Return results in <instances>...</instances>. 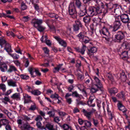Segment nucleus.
Listing matches in <instances>:
<instances>
[{"instance_id": "nucleus-1", "label": "nucleus", "mask_w": 130, "mask_h": 130, "mask_svg": "<svg viewBox=\"0 0 130 130\" xmlns=\"http://www.w3.org/2000/svg\"><path fill=\"white\" fill-rule=\"evenodd\" d=\"M100 8L99 7H91L88 10L86 13L83 11H81L80 13V16H83L86 15V16H93V15H100L99 14L101 13L100 10Z\"/></svg>"}, {"instance_id": "nucleus-2", "label": "nucleus", "mask_w": 130, "mask_h": 130, "mask_svg": "<svg viewBox=\"0 0 130 130\" xmlns=\"http://www.w3.org/2000/svg\"><path fill=\"white\" fill-rule=\"evenodd\" d=\"M129 44L127 42H125L123 43L121 45V47L120 50H122V52L120 56L123 59V58H126L128 57V52L130 50Z\"/></svg>"}, {"instance_id": "nucleus-3", "label": "nucleus", "mask_w": 130, "mask_h": 130, "mask_svg": "<svg viewBox=\"0 0 130 130\" xmlns=\"http://www.w3.org/2000/svg\"><path fill=\"white\" fill-rule=\"evenodd\" d=\"M86 32H81L77 36L79 41L82 43L86 44L90 41V40L88 37L86 36Z\"/></svg>"}, {"instance_id": "nucleus-4", "label": "nucleus", "mask_w": 130, "mask_h": 130, "mask_svg": "<svg viewBox=\"0 0 130 130\" xmlns=\"http://www.w3.org/2000/svg\"><path fill=\"white\" fill-rule=\"evenodd\" d=\"M100 32L101 34L106 36L107 37H105V39L108 41L110 42L111 39V38L110 34V33L108 29L104 27L102 29L100 30Z\"/></svg>"}, {"instance_id": "nucleus-5", "label": "nucleus", "mask_w": 130, "mask_h": 130, "mask_svg": "<svg viewBox=\"0 0 130 130\" xmlns=\"http://www.w3.org/2000/svg\"><path fill=\"white\" fill-rule=\"evenodd\" d=\"M28 70L31 76L33 77H35L36 75L40 76L41 75L37 68L29 67Z\"/></svg>"}, {"instance_id": "nucleus-6", "label": "nucleus", "mask_w": 130, "mask_h": 130, "mask_svg": "<svg viewBox=\"0 0 130 130\" xmlns=\"http://www.w3.org/2000/svg\"><path fill=\"white\" fill-rule=\"evenodd\" d=\"M96 111V110L93 108L89 112H88L87 110L84 109H83L82 111L84 116L89 120L91 118L92 114Z\"/></svg>"}, {"instance_id": "nucleus-7", "label": "nucleus", "mask_w": 130, "mask_h": 130, "mask_svg": "<svg viewBox=\"0 0 130 130\" xmlns=\"http://www.w3.org/2000/svg\"><path fill=\"white\" fill-rule=\"evenodd\" d=\"M43 22V20L42 19H34L32 20L31 22L34 27L36 28Z\"/></svg>"}, {"instance_id": "nucleus-8", "label": "nucleus", "mask_w": 130, "mask_h": 130, "mask_svg": "<svg viewBox=\"0 0 130 130\" xmlns=\"http://www.w3.org/2000/svg\"><path fill=\"white\" fill-rule=\"evenodd\" d=\"M43 128L45 130H57L54 128V126L49 122H44Z\"/></svg>"}, {"instance_id": "nucleus-9", "label": "nucleus", "mask_w": 130, "mask_h": 130, "mask_svg": "<svg viewBox=\"0 0 130 130\" xmlns=\"http://www.w3.org/2000/svg\"><path fill=\"white\" fill-rule=\"evenodd\" d=\"M115 21L114 23V26L113 31H115L119 28L121 24L120 21V17H115Z\"/></svg>"}, {"instance_id": "nucleus-10", "label": "nucleus", "mask_w": 130, "mask_h": 130, "mask_svg": "<svg viewBox=\"0 0 130 130\" xmlns=\"http://www.w3.org/2000/svg\"><path fill=\"white\" fill-rule=\"evenodd\" d=\"M126 34V31H119L115 36L116 38L119 41L121 40L124 38L125 35Z\"/></svg>"}, {"instance_id": "nucleus-11", "label": "nucleus", "mask_w": 130, "mask_h": 130, "mask_svg": "<svg viewBox=\"0 0 130 130\" xmlns=\"http://www.w3.org/2000/svg\"><path fill=\"white\" fill-rule=\"evenodd\" d=\"M93 78L95 81V85L98 88H100L102 91H103L104 90L103 88V86L100 80L95 76L93 77Z\"/></svg>"}, {"instance_id": "nucleus-12", "label": "nucleus", "mask_w": 130, "mask_h": 130, "mask_svg": "<svg viewBox=\"0 0 130 130\" xmlns=\"http://www.w3.org/2000/svg\"><path fill=\"white\" fill-rule=\"evenodd\" d=\"M54 38L60 44L64 47H66L67 46L66 42L63 40L59 36H55L54 37Z\"/></svg>"}, {"instance_id": "nucleus-13", "label": "nucleus", "mask_w": 130, "mask_h": 130, "mask_svg": "<svg viewBox=\"0 0 130 130\" xmlns=\"http://www.w3.org/2000/svg\"><path fill=\"white\" fill-rule=\"evenodd\" d=\"M21 129L23 130H34V128L31 126L28 123L23 124L21 126Z\"/></svg>"}, {"instance_id": "nucleus-14", "label": "nucleus", "mask_w": 130, "mask_h": 130, "mask_svg": "<svg viewBox=\"0 0 130 130\" xmlns=\"http://www.w3.org/2000/svg\"><path fill=\"white\" fill-rule=\"evenodd\" d=\"M8 66L4 62H1L0 63V69L3 72L7 71Z\"/></svg>"}, {"instance_id": "nucleus-15", "label": "nucleus", "mask_w": 130, "mask_h": 130, "mask_svg": "<svg viewBox=\"0 0 130 130\" xmlns=\"http://www.w3.org/2000/svg\"><path fill=\"white\" fill-rule=\"evenodd\" d=\"M76 24L73 25V29L75 31H78L79 29V27H82V25L80 22L79 21L77 20L75 21Z\"/></svg>"}, {"instance_id": "nucleus-16", "label": "nucleus", "mask_w": 130, "mask_h": 130, "mask_svg": "<svg viewBox=\"0 0 130 130\" xmlns=\"http://www.w3.org/2000/svg\"><path fill=\"white\" fill-rule=\"evenodd\" d=\"M75 10L73 3H71L69 7V12L70 15H73L74 14Z\"/></svg>"}, {"instance_id": "nucleus-17", "label": "nucleus", "mask_w": 130, "mask_h": 130, "mask_svg": "<svg viewBox=\"0 0 130 130\" xmlns=\"http://www.w3.org/2000/svg\"><path fill=\"white\" fill-rule=\"evenodd\" d=\"M2 111L3 113L6 115L9 118L12 119L14 118L12 113L9 112L7 110L5 109Z\"/></svg>"}, {"instance_id": "nucleus-18", "label": "nucleus", "mask_w": 130, "mask_h": 130, "mask_svg": "<svg viewBox=\"0 0 130 130\" xmlns=\"http://www.w3.org/2000/svg\"><path fill=\"white\" fill-rule=\"evenodd\" d=\"M24 102L25 103H27L31 102V97L26 94H23Z\"/></svg>"}, {"instance_id": "nucleus-19", "label": "nucleus", "mask_w": 130, "mask_h": 130, "mask_svg": "<svg viewBox=\"0 0 130 130\" xmlns=\"http://www.w3.org/2000/svg\"><path fill=\"white\" fill-rule=\"evenodd\" d=\"M46 23L47 24L48 26L52 31H55V27L53 25H51V22L49 20H47L45 21Z\"/></svg>"}, {"instance_id": "nucleus-20", "label": "nucleus", "mask_w": 130, "mask_h": 130, "mask_svg": "<svg viewBox=\"0 0 130 130\" xmlns=\"http://www.w3.org/2000/svg\"><path fill=\"white\" fill-rule=\"evenodd\" d=\"M3 47H4V49L8 53L11 52L12 51L11 48V45L8 43H7Z\"/></svg>"}, {"instance_id": "nucleus-21", "label": "nucleus", "mask_w": 130, "mask_h": 130, "mask_svg": "<svg viewBox=\"0 0 130 130\" xmlns=\"http://www.w3.org/2000/svg\"><path fill=\"white\" fill-rule=\"evenodd\" d=\"M86 46L83 45L81 48H78L77 49V52H80L83 55L86 49Z\"/></svg>"}, {"instance_id": "nucleus-22", "label": "nucleus", "mask_w": 130, "mask_h": 130, "mask_svg": "<svg viewBox=\"0 0 130 130\" xmlns=\"http://www.w3.org/2000/svg\"><path fill=\"white\" fill-rule=\"evenodd\" d=\"M7 83L9 86L13 87H16V82L12 80H9L7 81Z\"/></svg>"}, {"instance_id": "nucleus-23", "label": "nucleus", "mask_w": 130, "mask_h": 130, "mask_svg": "<svg viewBox=\"0 0 130 130\" xmlns=\"http://www.w3.org/2000/svg\"><path fill=\"white\" fill-rule=\"evenodd\" d=\"M125 92L122 91L120 93L118 94L117 96L119 98L124 100L125 99Z\"/></svg>"}, {"instance_id": "nucleus-24", "label": "nucleus", "mask_w": 130, "mask_h": 130, "mask_svg": "<svg viewBox=\"0 0 130 130\" xmlns=\"http://www.w3.org/2000/svg\"><path fill=\"white\" fill-rule=\"evenodd\" d=\"M124 23H128L129 20L128 17H120V19Z\"/></svg>"}, {"instance_id": "nucleus-25", "label": "nucleus", "mask_w": 130, "mask_h": 130, "mask_svg": "<svg viewBox=\"0 0 130 130\" xmlns=\"http://www.w3.org/2000/svg\"><path fill=\"white\" fill-rule=\"evenodd\" d=\"M17 70L16 68L12 65H10L9 66V68L7 70V72L9 73H11L13 71H15Z\"/></svg>"}, {"instance_id": "nucleus-26", "label": "nucleus", "mask_w": 130, "mask_h": 130, "mask_svg": "<svg viewBox=\"0 0 130 130\" xmlns=\"http://www.w3.org/2000/svg\"><path fill=\"white\" fill-rule=\"evenodd\" d=\"M98 3H99L98 5L99 6L101 7L103 9L104 8L105 5V6L106 7V8H107L108 7V4L105 3H104L101 1H100Z\"/></svg>"}, {"instance_id": "nucleus-27", "label": "nucleus", "mask_w": 130, "mask_h": 130, "mask_svg": "<svg viewBox=\"0 0 130 130\" xmlns=\"http://www.w3.org/2000/svg\"><path fill=\"white\" fill-rule=\"evenodd\" d=\"M118 107L119 109L122 111L123 112H125L127 110L121 104L119 103L118 105Z\"/></svg>"}, {"instance_id": "nucleus-28", "label": "nucleus", "mask_w": 130, "mask_h": 130, "mask_svg": "<svg viewBox=\"0 0 130 130\" xmlns=\"http://www.w3.org/2000/svg\"><path fill=\"white\" fill-rule=\"evenodd\" d=\"M108 90L109 92L111 94H115L117 93L118 91V89L115 88H113L108 89Z\"/></svg>"}, {"instance_id": "nucleus-29", "label": "nucleus", "mask_w": 130, "mask_h": 130, "mask_svg": "<svg viewBox=\"0 0 130 130\" xmlns=\"http://www.w3.org/2000/svg\"><path fill=\"white\" fill-rule=\"evenodd\" d=\"M1 124L2 125H5L8 124L9 123V121L8 120L6 119H1L0 120Z\"/></svg>"}, {"instance_id": "nucleus-30", "label": "nucleus", "mask_w": 130, "mask_h": 130, "mask_svg": "<svg viewBox=\"0 0 130 130\" xmlns=\"http://www.w3.org/2000/svg\"><path fill=\"white\" fill-rule=\"evenodd\" d=\"M36 28L38 31L41 32L43 31L45 29V27L40 24L37 26Z\"/></svg>"}, {"instance_id": "nucleus-31", "label": "nucleus", "mask_w": 130, "mask_h": 130, "mask_svg": "<svg viewBox=\"0 0 130 130\" xmlns=\"http://www.w3.org/2000/svg\"><path fill=\"white\" fill-rule=\"evenodd\" d=\"M120 78L121 80L123 82L125 81L126 79V76L125 73L123 72H122L120 74Z\"/></svg>"}, {"instance_id": "nucleus-32", "label": "nucleus", "mask_w": 130, "mask_h": 130, "mask_svg": "<svg viewBox=\"0 0 130 130\" xmlns=\"http://www.w3.org/2000/svg\"><path fill=\"white\" fill-rule=\"evenodd\" d=\"M80 97L76 99V104L77 105H85V103L83 102L82 101H80Z\"/></svg>"}, {"instance_id": "nucleus-33", "label": "nucleus", "mask_w": 130, "mask_h": 130, "mask_svg": "<svg viewBox=\"0 0 130 130\" xmlns=\"http://www.w3.org/2000/svg\"><path fill=\"white\" fill-rule=\"evenodd\" d=\"M11 98L13 99H16L20 98V94L19 93H16L11 96Z\"/></svg>"}, {"instance_id": "nucleus-34", "label": "nucleus", "mask_w": 130, "mask_h": 130, "mask_svg": "<svg viewBox=\"0 0 130 130\" xmlns=\"http://www.w3.org/2000/svg\"><path fill=\"white\" fill-rule=\"evenodd\" d=\"M6 41L3 39H0V45L1 46V47L3 48L7 44L6 43Z\"/></svg>"}, {"instance_id": "nucleus-35", "label": "nucleus", "mask_w": 130, "mask_h": 130, "mask_svg": "<svg viewBox=\"0 0 130 130\" xmlns=\"http://www.w3.org/2000/svg\"><path fill=\"white\" fill-rule=\"evenodd\" d=\"M97 51V48L95 47H91L89 50H88L89 53H94L96 52Z\"/></svg>"}, {"instance_id": "nucleus-36", "label": "nucleus", "mask_w": 130, "mask_h": 130, "mask_svg": "<svg viewBox=\"0 0 130 130\" xmlns=\"http://www.w3.org/2000/svg\"><path fill=\"white\" fill-rule=\"evenodd\" d=\"M62 127L64 130H72L71 127L67 124H64Z\"/></svg>"}, {"instance_id": "nucleus-37", "label": "nucleus", "mask_w": 130, "mask_h": 130, "mask_svg": "<svg viewBox=\"0 0 130 130\" xmlns=\"http://www.w3.org/2000/svg\"><path fill=\"white\" fill-rule=\"evenodd\" d=\"M62 64H60L58 65L57 67H55L53 69V72L55 73L57 72L61 68V67L62 66Z\"/></svg>"}, {"instance_id": "nucleus-38", "label": "nucleus", "mask_w": 130, "mask_h": 130, "mask_svg": "<svg viewBox=\"0 0 130 130\" xmlns=\"http://www.w3.org/2000/svg\"><path fill=\"white\" fill-rule=\"evenodd\" d=\"M84 124L85 126L88 127H90L91 126V123L90 121L87 120H84Z\"/></svg>"}, {"instance_id": "nucleus-39", "label": "nucleus", "mask_w": 130, "mask_h": 130, "mask_svg": "<svg viewBox=\"0 0 130 130\" xmlns=\"http://www.w3.org/2000/svg\"><path fill=\"white\" fill-rule=\"evenodd\" d=\"M9 54L14 59H18L19 57V55L16 54V53H13L12 54L9 53Z\"/></svg>"}, {"instance_id": "nucleus-40", "label": "nucleus", "mask_w": 130, "mask_h": 130, "mask_svg": "<svg viewBox=\"0 0 130 130\" xmlns=\"http://www.w3.org/2000/svg\"><path fill=\"white\" fill-rule=\"evenodd\" d=\"M91 18L90 17H84L83 20L84 22L86 24L89 23L90 21Z\"/></svg>"}, {"instance_id": "nucleus-41", "label": "nucleus", "mask_w": 130, "mask_h": 130, "mask_svg": "<svg viewBox=\"0 0 130 130\" xmlns=\"http://www.w3.org/2000/svg\"><path fill=\"white\" fill-rule=\"evenodd\" d=\"M31 93L34 95H40L41 93V92L38 90H33Z\"/></svg>"}, {"instance_id": "nucleus-42", "label": "nucleus", "mask_w": 130, "mask_h": 130, "mask_svg": "<svg viewBox=\"0 0 130 130\" xmlns=\"http://www.w3.org/2000/svg\"><path fill=\"white\" fill-rule=\"evenodd\" d=\"M47 114L49 115L50 117L54 118L55 116V113L54 111H50L47 113Z\"/></svg>"}, {"instance_id": "nucleus-43", "label": "nucleus", "mask_w": 130, "mask_h": 130, "mask_svg": "<svg viewBox=\"0 0 130 130\" xmlns=\"http://www.w3.org/2000/svg\"><path fill=\"white\" fill-rule=\"evenodd\" d=\"M107 111L108 115L109 116V119L110 120H112L113 118H114V115L108 109L107 110Z\"/></svg>"}, {"instance_id": "nucleus-44", "label": "nucleus", "mask_w": 130, "mask_h": 130, "mask_svg": "<svg viewBox=\"0 0 130 130\" xmlns=\"http://www.w3.org/2000/svg\"><path fill=\"white\" fill-rule=\"evenodd\" d=\"M93 100V99H91L90 98V99L89 100L88 102V104L89 106L94 107L95 106V104H91V103H92Z\"/></svg>"}, {"instance_id": "nucleus-45", "label": "nucleus", "mask_w": 130, "mask_h": 130, "mask_svg": "<svg viewBox=\"0 0 130 130\" xmlns=\"http://www.w3.org/2000/svg\"><path fill=\"white\" fill-rule=\"evenodd\" d=\"M72 95L73 97L78 98L80 97L79 95L77 93L76 91H75L73 92L72 94Z\"/></svg>"}, {"instance_id": "nucleus-46", "label": "nucleus", "mask_w": 130, "mask_h": 130, "mask_svg": "<svg viewBox=\"0 0 130 130\" xmlns=\"http://www.w3.org/2000/svg\"><path fill=\"white\" fill-rule=\"evenodd\" d=\"M21 78L24 79L26 80L29 78V77L28 75L22 74L20 75Z\"/></svg>"}, {"instance_id": "nucleus-47", "label": "nucleus", "mask_w": 130, "mask_h": 130, "mask_svg": "<svg viewBox=\"0 0 130 130\" xmlns=\"http://www.w3.org/2000/svg\"><path fill=\"white\" fill-rule=\"evenodd\" d=\"M76 5L79 8L81 6V4L79 0H76Z\"/></svg>"}, {"instance_id": "nucleus-48", "label": "nucleus", "mask_w": 130, "mask_h": 130, "mask_svg": "<svg viewBox=\"0 0 130 130\" xmlns=\"http://www.w3.org/2000/svg\"><path fill=\"white\" fill-rule=\"evenodd\" d=\"M26 90L28 92H31V93H32V91L33 89L31 87H30L29 86H26Z\"/></svg>"}, {"instance_id": "nucleus-49", "label": "nucleus", "mask_w": 130, "mask_h": 130, "mask_svg": "<svg viewBox=\"0 0 130 130\" xmlns=\"http://www.w3.org/2000/svg\"><path fill=\"white\" fill-rule=\"evenodd\" d=\"M0 88L3 90V92L5 91L6 90V86L4 84H0Z\"/></svg>"}, {"instance_id": "nucleus-50", "label": "nucleus", "mask_w": 130, "mask_h": 130, "mask_svg": "<svg viewBox=\"0 0 130 130\" xmlns=\"http://www.w3.org/2000/svg\"><path fill=\"white\" fill-rule=\"evenodd\" d=\"M21 7L22 10H25L27 8V6L26 5L25 3L23 2H22L21 3Z\"/></svg>"}, {"instance_id": "nucleus-51", "label": "nucleus", "mask_w": 130, "mask_h": 130, "mask_svg": "<svg viewBox=\"0 0 130 130\" xmlns=\"http://www.w3.org/2000/svg\"><path fill=\"white\" fill-rule=\"evenodd\" d=\"M42 118L40 115H39L35 119V120L39 122L41 121H42Z\"/></svg>"}, {"instance_id": "nucleus-52", "label": "nucleus", "mask_w": 130, "mask_h": 130, "mask_svg": "<svg viewBox=\"0 0 130 130\" xmlns=\"http://www.w3.org/2000/svg\"><path fill=\"white\" fill-rule=\"evenodd\" d=\"M58 113L60 116L61 117L64 116L66 115V113L64 112L59 111H58Z\"/></svg>"}, {"instance_id": "nucleus-53", "label": "nucleus", "mask_w": 130, "mask_h": 130, "mask_svg": "<svg viewBox=\"0 0 130 130\" xmlns=\"http://www.w3.org/2000/svg\"><path fill=\"white\" fill-rule=\"evenodd\" d=\"M66 102L69 104H71L72 100L71 98L66 99Z\"/></svg>"}, {"instance_id": "nucleus-54", "label": "nucleus", "mask_w": 130, "mask_h": 130, "mask_svg": "<svg viewBox=\"0 0 130 130\" xmlns=\"http://www.w3.org/2000/svg\"><path fill=\"white\" fill-rule=\"evenodd\" d=\"M78 88L80 91H82L84 89V86L83 85L79 84L77 86Z\"/></svg>"}, {"instance_id": "nucleus-55", "label": "nucleus", "mask_w": 130, "mask_h": 130, "mask_svg": "<svg viewBox=\"0 0 130 130\" xmlns=\"http://www.w3.org/2000/svg\"><path fill=\"white\" fill-rule=\"evenodd\" d=\"M92 119L93 121V123L94 125L96 126H97L99 123L98 120L95 119L94 118H93Z\"/></svg>"}, {"instance_id": "nucleus-56", "label": "nucleus", "mask_w": 130, "mask_h": 130, "mask_svg": "<svg viewBox=\"0 0 130 130\" xmlns=\"http://www.w3.org/2000/svg\"><path fill=\"white\" fill-rule=\"evenodd\" d=\"M51 97L52 99L57 98L58 99V95L56 94H55L51 95Z\"/></svg>"}, {"instance_id": "nucleus-57", "label": "nucleus", "mask_w": 130, "mask_h": 130, "mask_svg": "<svg viewBox=\"0 0 130 130\" xmlns=\"http://www.w3.org/2000/svg\"><path fill=\"white\" fill-rule=\"evenodd\" d=\"M13 62L17 66H19L20 65V63L18 60H13Z\"/></svg>"}, {"instance_id": "nucleus-58", "label": "nucleus", "mask_w": 130, "mask_h": 130, "mask_svg": "<svg viewBox=\"0 0 130 130\" xmlns=\"http://www.w3.org/2000/svg\"><path fill=\"white\" fill-rule=\"evenodd\" d=\"M23 117L24 119L26 121H28L31 120L30 118L25 115H24Z\"/></svg>"}, {"instance_id": "nucleus-59", "label": "nucleus", "mask_w": 130, "mask_h": 130, "mask_svg": "<svg viewBox=\"0 0 130 130\" xmlns=\"http://www.w3.org/2000/svg\"><path fill=\"white\" fill-rule=\"evenodd\" d=\"M78 121L80 125H82L84 123V121L81 119H79Z\"/></svg>"}, {"instance_id": "nucleus-60", "label": "nucleus", "mask_w": 130, "mask_h": 130, "mask_svg": "<svg viewBox=\"0 0 130 130\" xmlns=\"http://www.w3.org/2000/svg\"><path fill=\"white\" fill-rule=\"evenodd\" d=\"M78 78L79 79L82 80L84 78V76L82 74H79L78 75Z\"/></svg>"}, {"instance_id": "nucleus-61", "label": "nucleus", "mask_w": 130, "mask_h": 130, "mask_svg": "<svg viewBox=\"0 0 130 130\" xmlns=\"http://www.w3.org/2000/svg\"><path fill=\"white\" fill-rule=\"evenodd\" d=\"M73 111L74 113H76L79 112V110L77 107H75L74 108V109L73 110Z\"/></svg>"}, {"instance_id": "nucleus-62", "label": "nucleus", "mask_w": 130, "mask_h": 130, "mask_svg": "<svg viewBox=\"0 0 130 130\" xmlns=\"http://www.w3.org/2000/svg\"><path fill=\"white\" fill-rule=\"evenodd\" d=\"M128 125L127 126H126L125 127L126 129H128V130H130V120L128 119Z\"/></svg>"}, {"instance_id": "nucleus-63", "label": "nucleus", "mask_w": 130, "mask_h": 130, "mask_svg": "<svg viewBox=\"0 0 130 130\" xmlns=\"http://www.w3.org/2000/svg\"><path fill=\"white\" fill-rule=\"evenodd\" d=\"M36 109V106L35 104L33 105H32L29 108L30 110H34Z\"/></svg>"}, {"instance_id": "nucleus-64", "label": "nucleus", "mask_w": 130, "mask_h": 130, "mask_svg": "<svg viewBox=\"0 0 130 130\" xmlns=\"http://www.w3.org/2000/svg\"><path fill=\"white\" fill-rule=\"evenodd\" d=\"M46 44L49 46H51V42L49 40H45Z\"/></svg>"}]
</instances>
